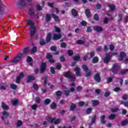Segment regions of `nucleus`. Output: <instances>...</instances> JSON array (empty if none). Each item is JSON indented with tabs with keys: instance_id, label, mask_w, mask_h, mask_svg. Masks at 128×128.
Here are the masks:
<instances>
[{
	"instance_id": "1",
	"label": "nucleus",
	"mask_w": 128,
	"mask_h": 128,
	"mask_svg": "<svg viewBox=\"0 0 128 128\" xmlns=\"http://www.w3.org/2000/svg\"><path fill=\"white\" fill-rule=\"evenodd\" d=\"M26 24L30 26V37L32 38L34 36V34H36V27L34 26V22H32L30 20H26Z\"/></svg>"
},
{
	"instance_id": "2",
	"label": "nucleus",
	"mask_w": 128,
	"mask_h": 128,
	"mask_svg": "<svg viewBox=\"0 0 128 128\" xmlns=\"http://www.w3.org/2000/svg\"><path fill=\"white\" fill-rule=\"evenodd\" d=\"M22 56L24 54L22 53L18 54L10 62L12 64H18V62L22 60Z\"/></svg>"
},
{
	"instance_id": "3",
	"label": "nucleus",
	"mask_w": 128,
	"mask_h": 128,
	"mask_svg": "<svg viewBox=\"0 0 128 128\" xmlns=\"http://www.w3.org/2000/svg\"><path fill=\"white\" fill-rule=\"evenodd\" d=\"M47 120L49 122L54 124H58L62 122V119H56V118H47Z\"/></svg>"
},
{
	"instance_id": "4",
	"label": "nucleus",
	"mask_w": 128,
	"mask_h": 128,
	"mask_svg": "<svg viewBox=\"0 0 128 128\" xmlns=\"http://www.w3.org/2000/svg\"><path fill=\"white\" fill-rule=\"evenodd\" d=\"M64 76H65V78H71L72 80L76 79V76H74V74H72L70 72H65L64 74Z\"/></svg>"
},
{
	"instance_id": "5",
	"label": "nucleus",
	"mask_w": 128,
	"mask_h": 128,
	"mask_svg": "<svg viewBox=\"0 0 128 128\" xmlns=\"http://www.w3.org/2000/svg\"><path fill=\"white\" fill-rule=\"evenodd\" d=\"M24 73L21 72L19 76H18L16 79V82L17 84H20V80L22 78H24Z\"/></svg>"
},
{
	"instance_id": "6",
	"label": "nucleus",
	"mask_w": 128,
	"mask_h": 128,
	"mask_svg": "<svg viewBox=\"0 0 128 128\" xmlns=\"http://www.w3.org/2000/svg\"><path fill=\"white\" fill-rule=\"evenodd\" d=\"M110 54H106V56L104 60V62L105 64H108V62H110Z\"/></svg>"
},
{
	"instance_id": "7",
	"label": "nucleus",
	"mask_w": 128,
	"mask_h": 128,
	"mask_svg": "<svg viewBox=\"0 0 128 128\" xmlns=\"http://www.w3.org/2000/svg\"><path fill=\"white\" fill-rule=\"evenodd\" d=\"M62 38V34H55L53 36V40H60Z\"/></svg>"
},
{
	"instance_id": "8",
	"label": "nucleus",
	"mask_w": 128,
	"mask_h": 128,
	"mask_svg": "<svg viewBox=\"0 0 128 128\" xmlns=\"http://www.w3.org/2000/svg\"><path fill=\"white\" fill-rule=\"evenodd\" d=\"M47 58L49 59V62H52V64L54 62V60L52 59V54H48L46 55Z\"/></svg>"
},
{
	"instance_id": "9",
	"label": "nucleus",
	"mask_w": 128,
	"mask_h": 128,
	"mask_svg": "<svg viewBox=\"0 0 128 128\" xmlns=\"http://www.w3.org/2000/svg\"><path fill=\"white\" fill-rule=\"evenodd\" d=\"M46 64L42 62L41 65L40 72H44L46 70Z\"/></svg>"
},
{
	"instance_id": "10",
	"label": "nucleus",
	"mask_w": 128,
	"mask_h": 128,
	"mask_svg": "<svg viewBox=\"0 0 128 128\" xmlns=\"http://www.w3.org/2000/svg\"><path fill=\"white\" fill-rule=\"evenodd\" d=\"M94 30H96V32H102L104 30V29L98 26H95L94 28Z\"/></svg>"
},
{
	"instance_id": "11",
	"label": "nucleus",
	"mask_w": 128,
	"mask_h": 128,
	"mask_svg": "<svg viewBox=\"0 0 128 128\" xmlns=\"http://www.w3.org/2000/svg\"><path fill=\"white\" fill-rule=\"evenodd\" d=\"M51 16H52L55 22H60V18L58 17V16L54 14H51Z\"/></svg>"
},
{
	"instance_id": "12",
	"label": "nucleus",
	"mask_w": 128,
	"mask_h": 128,
	"mask_svg": "<svg viewBox=\"0 0 128 128\" xmlns=\"http://www.w3.org/2000/svg\"><path fill=\"white\" fill-rule=\"evenodd\" d=\"M126 54L124 53V52H121L120 53V58L118 59V60H122V58H126Z\"/></svg>"
},
{
	"instance_id": "13",
	"label": "nucleus",
	"mask_w": 128,
	"mask_h": 128,
	"mask_svg": "<svg viewBox=\"0 0 128 128\" xmlns=\"http://www.w3.org/2000/svg\"><path fill=\"white\" fill-rule=\"evenodd\" d=\"M75 71L76 72V74L77 76H80V69L78 67L75 68Z\"/></svg>"
},
{
	"instance_id": "14",
	"label": "nucleus",
	"mask_w": 128,
	"mask_h": 128,
	"mask_svg": "<svg viewBox=\"0 0 128 128\" xmlns=\"http://www.w3.org/2000/svg\"><path fill=\"white\" fill-rule=\"evenodd\" d=\"M94 80L97 82H100V74H96L94 76Z\"/></svg>"
},
{
	"instance_id": "15",
	"label": "nucleus",
	"mask_w": 128,
	"mask_h": 128,
	"mask_svg": "<svg viewBox=\"0 0 128 128\" xmlns=\"http://www.w3.org/2000/svg\"><path fill=\"white\" fill-rule=\"evenodd\" d=\"M116 70H118V64H114L113 66V68L112 69V72H114V74H116Z\"/></svg>"
},
{
	"instance_id": "16",
	"label": "nucleus",
	"mask_w": 128,
	"mask_h": 128,
	"mask_svg": "<svg viewBox=\"0 0 128 128\" xmlns=\"http://www.w3.org/2000/svg\"><path fill=\"white\" fill-rule=\"evenodd\" d=\"M28 82H32L34 80V76H28L27 78Z\"/></svg>"
},
{
	"instance_id": "17",
	"label": "nucleus",
	"mask_w": 128,
	"mask_h": 128,
	"mask_svg": "<svg viewBox=\"0 0 128 128\" xmlns=\"http://www.w3.org/2000/svg\"><path fill=\"white\" fill-rule=\"evenodd\" d=\"M85 13L87 18H90V16L91 14H90V9H86L85 10Z\"/></svg>"
},
{
	"instance_id": "18",
	"label": "nucleus",
	"mask_w": 128,
	"mask_h": 128,
	"mask_svg": "<svg viewBox=\"0 0 128 128\" xmlns=\"http://www.w3.org/2000/svg\"><path fill=\"white\" fill-rule=\"evenodd\" d=\"M2 108L3 110H8V106L4 102H2Z\"/></svg>"
},
{
	"instance_id": "19",
	"label": "nucleus",
	"mask_w": 128,
	"mask_h": 128,
	"mask_svg": "<svg viewBox=\"0 0 128 128\" xmlns=\"http://www.w3.org/2000/svg\"><path fill=\"white\" fill-rule=\"evenodd\" d=\"M29 14L32 16L33 14H34V8H30L28 12Z\"/></svg>"
},
{
	"instance_id": "20",
	"label": "nucleus",
	"mask_w": 128,
	"mask_h": 128,
	"mask_svg": "<svg viewBox=\"0 0 128 128\" xmlns=\"http://www.w3.org/2000/svg\"><path fill=\"white\" fill-rule=\"evenodd\" d=\"M8 112L4 111L3 112V116H2V120H4V118H8Z\"/></svg>"
},
{
	"instance_id": "21",
	"label": "nucleus",
	"mask_w": 128,
	"mask_h": 128,
	"mask_svg": "<svg viewBox=\"0 0 128 128\" xmlns=\"http://www.w3.org/2000/svg\"><path fill=\"white\" fill-rule=\"evenodd\" d=\"M52 18V16H50V14H46V22H50Z\"/></svg>"
},
{
	"instance_id": "22",
	"label": "nucleus",
	"mask_w": 128,
	"mask_h": 128,
	"mask_svg": "<svg viewBox=\"0 0 128 128\" xmlns=\"http://www.w3.org/2000/svg\"><path fill=\"white\" fill-rule=\"evenodd\" d=\"M98 62V57H94L92 59V62L93 64H96Z\"/></svg>"
},
{
	"instance_id": "23",
	"label": "nucleus",
	"mask_w": 128,
	"mask_h": 128,
	"mask_svg": "<svg viewBox=\"0 0 128 128\" xmlns=\"http://www.w3.org/2000/svg\"><path fill=\"white\" fill-rule=\"evenodd\" d=\"M92 104L94 106H98V104L100 102L96 100H92Z\"/></svg>"
},
{
	"instance_id": "24",
	"label": "nucleus",
	"mask_w": 128,
	"mask_h": 128,
	"mask_svg": "<svg viewBox=\"0 0 128 128\" xmlns=\"http://www.w3.org/2000/svg\"><path fill=\"white\" fill-rule=\"evenodd\" d=\"M82 68H83L84 70L85 71V72H88V66L86 65H82Z\"/></svg>"
},
{
	"instance_id": "25",
	"label": "nucleus",
	"mask_w": 128,
	"mask_h": 128,
	"mask_svg": "<svg viewBox=\"0 0 128 128\" xmlns=\"http://www.w3.org/2000/svg\"><path fill=\"white\" fill-rule=\"evenodd\" d=\"M104 118H106V116L104 115H103L101 116L100 117V122L102 124H106V121L104 120Z\"/></svg>"
},
{
	"instance_id": "26",
	"label": "nucleus",
	"mask_w": 128,
	"mask_h": 128,
	"mask_svg": "<svg viewBox=\"0 0 128 128\" xmlns=\"http://www.w3.org/2000/svg\"><path fill=\"white\" fill-rule=\"evenodd\" d=\"M18 100H12L11 101V104H12L13 106H16V104H18Z\"/></svg>"
},
{
	"instance_id": "27",
	"label": "nucleus",
	"mask_w": 128,
	"mask_h": 128,
	"mask_svg": "<svg viewBox=\"0 0 128 128\" xmlns=\"http://www.w3.org/2000/svg\"><path fill=\"white\" fill-rule=\"evenodd\" d=\"M72 13L73 16H78V12H76V10L74 9H72Z\"/></svg>"
},
{
	"instance_id": "28",
	"label": "nucleus",
	"mask_w": 128,
	"mask_h": 128,
	"mask_svg": "<svg viewBox=\"0 0 128 128\" xmlns=\"http://www.w3.org/2000/svg\"><path fill=\"white\" fill-rule=\"evenodd\" d=\"M51 37H52V34L48 33L46 37V41L50 42V40Z\"/></svg>"
},
{
	"instance_id": "29",
	"label": "nucleus",
	"mask_w": 128,
	"mask_h": 128,
	"mask_svg": "<svg viewBox=\"0 0 128 128\" xmlns=\"http://www.w3.org/2000/svg\"><path fill=\"white\" fill-rule=\"evenodd\" d=\"M31 108H32V110H36V108H38V105L36 104L32 105Z\"/></svg>"
},
{
	"instance_id": "30",
	"label": "nucleus",
	"mask_w": 128,
	"mask_h": 128,
	"mask_svg": "<svg viewBox=\"0 0 128 128\" xmlns=\"http://www.w3.org/2000/svg\"><path fill=\"white\" fill-rule=\"evenodd\" d=\"M86 73L85 74V76L88 77L90 76L92 74V72L90 71H88L87 72H86Z\"/></svg>"
},
{
	"instance_id": "31",
	"label": "nucleus",
	"mask_w": 128,
	"mask_h": 128,
	"mask_svg": "<svg viewBox=\"0 0 128 128\" xmlns=\"http://www.w3.org/2000/svg\"><path fill=\"white\" fill-rule=\"evenodd\" d=\"M50 102V99H46L44 100V104H48Z\"/></svg>"
},
{
	"instance_id": "32",
	"label": "nucleus",
	"mask_w": 128,
	"mask_h": 128,
	"mask_svg": "<svg viewBox=\"0 0 128 128\" xmlns=\"http://www.w3.org/2000/svg\"><path fill=\"white\" fill-rule=\"evenodd\" d=\"M36 47H34L32 50H31V54H34L35 52H36Z\"/></svg>"
},
{
	"instance_id": "33",
	"label": "nucleus",
	"mask_w": 128,
	"mask_h": 128,
	"mask_svg": "<svg viewBox=\"0 0 128 128\" xmlns=\"http://www.w3.org/2000/svg\"><path fill=\"white\" fill-rule=\"evenodd\" d=\"M92 108H89L86 111V113L87 114H90L92 112Z\"/></svg>"
},
{
	"instance_id": "34",
	"label": "nucleus",
	"mask_w": 128,
	"mask_h": 128,
	"mask_svg": "<svg viewBox=\"0 0 128 128\" xmlns=\"http://www.w3.org/2000/svg\"><path fill=\"white\" fill-rule=\"evenodd\" d=\"M94 18L95 20H98L100 19V18H98V14H95L94 16Z\"/></svg>"
},
{
	"instance_id": "35",
	"label": "nucleus",
	"mask_w": 128,
	"mask_h": 128,
	"mask_svg": "<svg viewBox=\"0 0 128 128\" xmlns=\"http://www.w3.org/2000/svg\"><path fill=\"white\" fill-rule=\"evenodd\" d=\"M50 106H51L52 110H54V108H56V105L54 103H52L51 104Z\"/></svg>"
},
{
	"instance_id": "36",
	"label": "nucleus",
	"mask_w": 128,
	"mask_h": 128,
	"mask_svg": "<svg viewBox=\"0 0 128 128\" xmlns=\"http://www.w3.org/2000/svg\"><path fill=\"white\" fill-rule=\"evenodd\" d=\"M10 88H12V90H16L18 88V86L14 84H11Z\"/></svg>"
},
{
	"instance_id": "37",
	"label": "nucleus",
	"mask_w": 128,
	"mask_h": 128,
	"mask_svg": "<svg viewBox=\"0 0 128 128\" xmlns=\"http://www.w3.org/2000/svg\"><path fill=\"white\" fill-rule=\"evenodd\" d=\"M96 116H94L92 118L91 124H94L96 122Z\"/></svg>"
},
{
	"instance_id": "38",
	"label": "nucleus",
	"mask_w": 128,
	"mask_h": 128,
	"mask_svg": "<svg viewBox=\"0 0 128 128\" xmlns=\"http://www.w3.org/2000/svg\"><path fill=\"white\" fill-rule=\"evenodd\" d=\"M121 104H124V106H128V102H124V101L120 102Z\"/></svg>"
},
{
	"instance_id": "39",
	"label": "nucleus",
	"mask_w": 128,
	"mask_h": 128,
	"mask_svg": "<svg viewBox=\"0 0 128 128\" xmlns=\"http://www.w3.org/2000/svg\"><path fill=\"white\" fill-rule=\"evenodd\" d=\"M70 108L71 110H74V108H76V105L74 104H72L70 106Z\"/></svg>"
},
{
	"instance_id": "40",
	"label": "nucleus",
	"mask_w": 128,
	"mask_h": 128,
	"mask_svg": "<svg viewBox=\"0 0 128 128\" xmlns=\"http://www.w3.org/2000/svg\"><path fill=\"white\" fill-rule=\"evenodd\" d=\"M128 123V120H125L122 122V126H126V124Z\"/></svg>"
},
{
	"instance_id": "41",
	"label": "nucleus",
	"mask_w": 128,
	"mask_h": 128,
	"mask_svg": "<svg viewBox=\"0 0 128 128\" xmlns=\"http://www.w3.org/2000/svg\"><path fill=\"white\" fill-rule=\"evenodd\" d=\"M115 118H116V115H114V114H110L109 116V119H110V120H114Z\"/></svg>"
},
{
	"instance_id": "42",
	"label": "nucleus",
	"mask_w": 128,
	"mask_h": 128,
	"mask_svg": "<svg viewBox=\"0 0 128 128\" xmlns=\"http://www.w3.org/2000/svg\"><path fill=\"white\" fill-rule=\"evenodd\" d=\"M109 48L110 50H114V46L112 45V44H110L109 46Z\"/></svg>"
},
{
	"instance_id": "43",
	"label": "nucleus",
	"mask_w": 128,
	"mask_h": 128,
	"mask_svg": "<svg viewBox=\"0 0 128 128\" xmlns=\"http://www.w3.org/2000/svg\"><path fill=\"white\" fill-rule=\"evenodd\" d=\"M22 124V122L20 120H18L16 123L17 126H20Z\"/></svg>"
},
{
	"instance_id": "44",
	"label": "nucleus",
	"mask_w": 128,
	"mask_h": 128,
	"mask_svg": "<svg viewBox=\"0 0 128 128\" xmlns=\"http://www.w3.org/2000/svg\"><path fill=\"white\" fill-rule=\"evenodd\" d=\"M111 10H114L115 6L112 4H108V5Z\"/></svg>"
},
{
	"instance_id": "45",
	"label": "nucleus",
	"mask_w": 128,
	"mask_h": 128,
	"mask_svg": "<svg viewBox=\"0 0 128 128\" xmlns=\"http://www.w3.org/2000/svg\"><path fill=\"white\" fill-rule=\"evenodd\" d=\"M50 69L52 74H54L56 73V71L54 70V67H50Z\"/></svg>"
},
{
	"instance_id": "46",
	"label": "nucleus",
	"mask_w": 128,
	"mask_h": 128,
	"mask_svg": "<svg viewBox=\"0 0 128 128\" xmlns=\"http://www.w3.org/2000/svg\"><path fill=\"white\" fill-rule=\"evenodd\" d=\"M84 42V40H77V44H82Z\"/></svg>"
},
{
	"instance_id": "47",
	"label": "nucleus",
	"mask_w": 128,
	"mask_h": 128,
	"mask_svg": "<svg viewBox=\"0 0 128 128\" xmlns=\"http://www.w3.org/2000/svg\"><path fill=\"white\" fill-rule=\"evenodd\" d=\"M50 50L52 52H56V46H53L52 47L50 48Z\"/></svg>"
},
{
	"instance_id": "48",
	"label": "nucleus",
	"mask_w": 128,
	"mask_h": 128,
	"mask_svg": "<svg viewBox=\"0 0 128 128\" xmlns=\"http://www.w3.org/2000/svg\"><path fill=\"white\" fill-rule=\"evenodd\" d=\"M40 46H44V44H46V42L44 40L42 39L40 40Z\"/></svg>"
},
{
	"instance_id": "49",
	"label": "nucleus",
	"mask_w": 128,
	"mask_h": 128,
	"mask_svg": "<svg viewBox=\"0 0 128 128\" xmlns=\"http://www.w3.org/2000/svg\"><path fill=\"white\" fill-rule=\"evenodd\" d=\"M48 78L46 77V76H44L42 80H44V85L46 86V80H47Z\"/></svg>"
},
{
	"instance_id": "50",
	"label": "nucleus",
	"mask_w": 128,
	"mask_h": 128,
	"mask_svg": "<svg viewBox=\"0 0 128 128\" xmlns=\"http://www.w3.org/2000/svg\"><path fill=\"white\" fill-rule=\"evenodd\" d=\"M68 56H72L74 54V52L72 50H69L68 52Z\"/></svg>"
},
{
	"instance_id": "51",
	"label": "nucleus",
	"mask_w": 128,
	"mask_h": 128,
	"mask_svg": "<svg viewBox=\"0 0 128 128\" xmlns=\"http://www.w3.org/2000/svg\"><path fill=\"white\" fill-rule=\"evenodd\" d=\"M122 18V14H120L118 15V22H120Z\"/></svg>"
},
{
	"instance_id": "52",
	"label": "nucleus",
	"mask_w": 128,
	"mask_h": 128,
	"mask_svg": "<svg viewBox=\"0 0 128 128\" xmlns=\"http://www.w3.org/2000/svg\"><path fill=\"white\" fill-rule=\"evenodd\" d=\"M80 58L79 56H74V60H78Z\"/></svg>"
},
{
	"instance_id": "53",
	"label": "nucleus",
	"mask_w": 128,
	"mask_h": 128,
	"mask_svg": "<svg viewBox=\"0 0 128 128\" xmlns=\"http://www.w3.org/2000/svg\"><path fill=\"white\" fill-rule=\"evenodd\" d=\"M118 108H114L112 109H111L112 112H118Z\"/></svg>"
},
{
	"instance_id": "54",
	"label": "nucleus",
	"mask_w": 128,
	"mask_h": 128,
	"mask_svg": "<svg viewBox=\"0 0 128 128\" xmlns=\"http://www.w3.org/2000/svg\"><path fill=\"white\" fill-rule=\"evenodd\" d=\"M40 99L38 97L36 98V104H40Z\"/></svg>"
},
{
	"instance_id": "55",
	"label": "nucleus",
	"mask_w": 128,
	"mask_h": 128,
	"mask_svg": "<svg viewBox=\"0 0 128 128\" xmlns=\"http://www.w3.org/2000/svg\"><path fill=\"white\" fill-rule=\"evenodd\" d=\"M56 95L57 96H62V92L58 90L56 92Z\"/></svg>"
},
{
	"instance_id": "56",
	"label": "nucleus",
	"mask_w": 128,
	"mask_h": 128,
	"mask_svg": "<svg viewBox=\"0 0 128 128\" xmlns=\"http://www.w3.org/2000/svg\"><path fill=\"white\" fill-rule=\"evenodd\" d=\"M110 94V91H106L104 94V96L108 97Z\"/></svg>"
},
{
	"instance_id": "57",
	"label": "nucleus",
	"mask_w": 128,
	"mask_h": 128,
	"mask_svg": "<svg viewBox=\"0 0 128 128\" xmlns=\"http://www.w3.org/2000/svg\"><path fill=\"white\" fill-rule=\"evenodd\" d=\"M61 48H66V43L64 42H62L60 44Z\"/></svg>"
},
{
	"instance_id": "58",
	"label": "nucleus",
	"mask_w": 128,
	"mask_h": 128,
	"mask_svg": "<svg viewBox=\"0 0 128 128\" xmlns=\"http://www.w3.org/2000/svg\"><path fill=\"white\" fill-rule=\"evenodd\" d=\"M24 54H26L28 52V48H25L22 50Z\"/></svg>"
},
{
	"instance_id": "59",
	"label": "nucleus",
	"mask_w": 128,
	"mask_h": 128,
	"mask_svg": "<svg viewBox=\"0 0 128 128\" xmlns=\"http://www.w3.org/2000/svg\"><path fill=\"white\" fill-rule=\"evenodd\" d=\"M114 92H120V88L116 87L115 88H114Z\"/></svg>"
},
{
	"instance_id": "60",
	"label": "nucleus",
	"mask_w": 128,
	"mask_h": 128,
	"mask_svg": "<svg viewBox=\"0 0 128 128\" xmlns=\"http://www.w3.org/2000/svg\"><path fill=\"white\" fill-rule=\"evenodd\" d=\"M6 86H0V90H6Z\"/></svg>"
},
{
	"instance_id": "61",
	"label": "nucleus",
	"mask_w": 128,
	"mask_h": 128,
	"mask_svg": "<svg viewBox=\"0 0 128 128\" xmlns=\"http://www.w3.org/2000/svg\"><path fill=\"white\" fill-rule=\"evenodd\" d=\"M88 22L85 21H82L80 22V24H82V26H86Z\"/></svg>"
},
{
	"instance_id": "62",
	"label": "nucleus",
	"mask_w": 128,
	"mask_h": 128,
	"mask_svg": "<svg viewBox=\"0 0 128 128\" xmlns=\"http://www.w3.org/2000/svg\"><path fill=\"white\" fill-rule=\"evenodd\" d=\"M32 58H30V56L27 57V62H32Z\"/></svg>"
},
{
	"instance_id": "63",
	"label": "nucleus",
	"mask_w": 128,
	"mask_h": 128,
	"mask_svg": "<svg viewBox=\"0 0 128 128\" xmlns=\"http://www.w3.org/2000/svg\"><path fill=\"white\" fill-rule=\"evenodd\" d=\"M95 54H94V52H91L90 54V58H94V55H95Z\"/></svg>"
},
{
	"instance_id": "64",
	"label": "nucleus",
	"mask_w": 128,
	"mask_h": 128,
	"mask_svg": "<svg viewBox=\"0 0 128 128\" xmlns=\"http://www.w3.org/2000/svg\"><path fill=\"white\" fill-rule=\"evenodd\" d=\"M104 22V24H108V18H105Z\"/></svg>"
}]
</instances>
